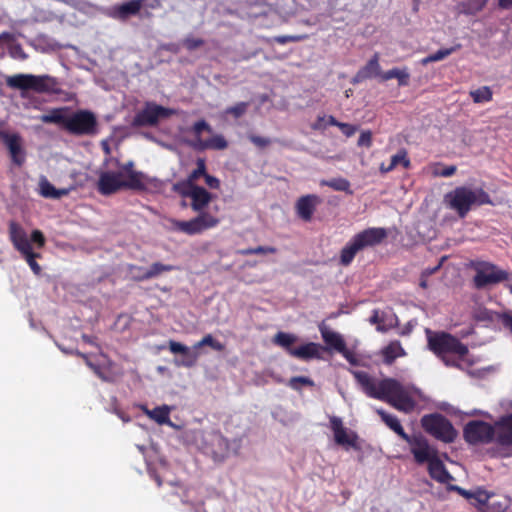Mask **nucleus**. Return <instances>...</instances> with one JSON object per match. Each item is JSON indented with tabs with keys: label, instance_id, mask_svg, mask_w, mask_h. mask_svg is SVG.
Wrapping results in <instances>:
<instances>
[{
	"label": "nucleus",
	"instance_id": "f257e3e1",
	"mask_svg": "<svg viewBox=\"0 0 512 512\" xmlns=\"http://www.w3.org/2000/svg\"><path fill=\"white\" fill-rule=\"evenodd\" d=\"M362 391L370 398L387 402L395 409L410 413L416 407L418 390L394 378H376L365 371H352Z\"/></svg>",
	"mask_w": 512,
	"mask_h": 512
},
{
	"label": "nucleus",
	"instance_id": "f03ea898",
	"mask_svg": "<svg viewBox=\"0 0 512 512\" xmlns=\"http://www.w3.org/2000/svg\"><path fill=\"white\" fill-rule=\"evenodd\" d=\"M161 182L157 178L149 177L144 173L125 175L118 169H108L99 174L97 189L100 194L108 196L122 189L145 190L148 187L158 188Z\"/></svg>",
	"mask_w": 512,
	"mask_h": 512
},
{
	"label": "nucleus",
	"instance_id": "7ed1b4c3",
	"mask_svg": "<svg viewBox=\"0 0 512 512\" xmlns=\"http://www.w3.org/2000/svg\"><path fill=\"white\" fill-rule=\"evenodd\" d=\"M428 347L446 366L464 369L471 363L467 361L468 348L458 339L447 333L428 335Z\"/></svg>",
	"mask_w": 512,
	"mask_h": 512
},
{
	"label": "nucleus",
	"instance_id": "20e7f679",
	"mask_svg": "<svg viewBox=\"0 0 512 512\" xmlns=\"http://www.w3.org/2000/svg\"><path fill=\"white\" fill-rule=\"evenodd\" d=\"M444 200L448 207L456 211L461 218L467 215L473 205L490 203V197L483 189L466 186L450 191L445 195Z\"/></svg>",
	"mask_w": 512,
	"mask_h": 512
},
{
	"label": "nucleus",
	"instance_id": "39448f33",
	"mask_svg": "<svg viewBox=\"0 0 512 512\" xmlns=\"http://www.w3.org/2000/svg\"><path fill=\"white\" fill-rule=\"evenodd\" d=\"M199 449L210 456L215 462H222L239 449L236 442L230 443L222 434L216 431L200 433Z\"/></svg>",
	"mask_w": 512,
	"mask_h": 512
},
{
	"label": "nucleus",
	"instance_id": "423d86ee",
	"mask_svg": "<svg viewBox=\"0 0 512 512\" xmlns=\"http://www.w3.org/2000/svg\"><path fill=\"white\" fill-rule=\"evenodd\" d=\"M7 85L13 89L33 90L38 93H53L58 82L49 75L16 74L6 80Z\"/></svg>",
	"mask_w": 512,
	"mask_h": 512
},
{
	"label": "nucleus",
	"instance_id": "0eeeda50",
	"mask_svg": "<svg viewBox=\"0 0 512 512\" xmlns=\"http://www.w3.org/2000/svg\"><path fill=\"white\" fill-rule=\"evenodd\" d=\"M423 429L445 443H451L456 438L457 432L452 424L440 414L425 415L421 419Z\"/></svg>",
	"mask_w": 512,
	"mask_h": 512
},
{
	"label": "nucleus",
	"instance_id": "6e6552de",
	"mask_svg": "<svg viewBox=\"0 0 512 512\" xmlns=\"http://www.w3.org/2000/svg\"><path fill=\"white\" fill-rule=\"evenodd\" d=\"M172 230L185 233L187 235L200 234L205 230L216 227L220 220L210 213H200L188 221L171 219Z\"/></svg>",
	"mask_w": 512,
	"mask_h": 512
},
{
	"label": "nucleus",
	"instance_id": "1a4fd4ad",
	"mask_svg": "<svg viewBox=\"0 0 512 512\" xmlns=\"http://www.w3.org/2000/svg\"><path fill=\"white\" fill-rule=\"evenodd\" d=\"M97 119L89 110H79L68 115L65 129L74 135H93L96 133Z\"/></svg>",
	"mask_w": 512,
	"mask_h": 512
},
{
	"label": "nucleus",
	"instance_id": "9d476101",
	"mask_svg": "<svg viewBox=\"0 0 512 512\" xmlns=\"http://www.w3.org/2000/svg\"><path fill=\"white\" fill-rule=\"evenodd\" d=\"M508 278L505 270L489 262H480L475 266L474 285L477 289L500 283Z\"/></svg>",
	"mask_w": 512,
	"mask_h": 512
},
{
	"label": "nucleus",
	"instance_id": "9b49d317",
	"mask_svg": "<svg viewBox=\"0 0 512 512\" xmlns=\"http://www.w3.org/2000/svg\"><path fill=\"white\" fill-rule=\"evenodd\" d=\"M173 114H175V110L173 109L148 102L145 107L135 115L132 125L135 127L154 126L160 119L167 118Z\"/></svg>",
	"mask_w": 512,
	"mask_h": 512
},
{
	"label": "nucleus",
	"instance_id": "f8f14e48",
	"mask_svg": "<svg viewBox=\"0 0 512 512\" xmlns=\"http://www.w3.org/2000/svg\"><path fill=\"white\" fill-rule=\"evenodd\" d=\"M493 425L480 420L468 422L464 427V438L470 444H483L494 441Z\"/></svg>",
	"mask_w": 512,
	"mask_h": 512
},
{
	"label": "nucleus",
	"instance_id": "ddd939ff",
	"mask_svg": "<svg viewBox=\"0 0 512 512\" xmlns=\"http://www.w3.org/2000/svg\"><path fill=\"white\" fill-rule=\"evenodd\" d=\"M173 191L183 198L190 199V206L192 210L198 212V214L205 213L204 209L212 200V194L201 186L186 187L185 185H182L178 188H173Z\"/></svg>",
	"mask_w": 512,
	"mask_h": 512
},
{
	"label": "nucleus",
	"instance_id": "4468645a",
	"mask_svg": "<svg viewBox=\"0 0 512 512\" xmlns=\"http://www.w3.org/2000/svg\"><path fill=\"white\" fill-rule=\"evenodd\" d=\"M404 441L410 446L411 453L419 464L429 463L437 456V451L428 444L422 435H408Z\"/></svg>",
	"mask_w": 512,
	"mask_h": 512
},
{
	"label": "nucleus",
	"instance_id": "2eb2a0df",
	"mask_svg": "<svg viewBox=\"0 0 512 512\" xmlns=\"http://www.w3.org/2000/svg\"><path fill=\"white\" fill-rule=\"evenodd\" d=\"M3 144L8 150L11 162L21 167L26 161V150L24 147V140L19 133H11L4 141Z\"/></svg>",
	"mask_w": 512,
	"mask_h": 512
},
{
	"label": "nucleus",
	"instance_id": "dca6fc26",
	"mask_svg": "<svg viewBox=\"0 0 512 512\" xmlns=\"http://www.w3.org/2000/svg\"><path fill=\"white\" fill-rule=\"evenodd\" d=\"M330 427L333 431L334 440L337 444L346 447L356 446L357 435L343 426V422L340 417H330Z\"/></svg>",
	"mask_w": 512,
	"mask_h": 512
},
{
	"label": "nucleus",
	"instance_id": "f3484780",
	"mask_svg": "<svg viewBox=\"0 0 512 512\" xmlns=\"http://www.w3.org/2000/svg\"><path fill=\"white\" fill-rule=\"evenodd\" d=\"M494 441L500 445L512 444V414L500 417L493 425Z\"/></svg>",
	"mask_w": 512,
	"mask_h": 512
},
{
	"label": "nucleus",
	"instance_id": "a211bd4d",
	"mask_svg": "<svg viewBox=\"0 0 512 512\" xmlns=\"http://www.w3.org/2000/svg\"><path fill=\"white\" fill-rule=\"evenodd\" d=\"M387 236V230L382 227L367 228L354 235L363 249L380 244Z\"/></svg>",
	"mask_w": 512,
	"mask_h": 512
},
{
	"label": "nucleus",
	"instance_id": "6ab92c4d",
	"mask_svg": "<svg viewBox=\"0 0 512 512\" xmlns=\"http://www.w3.org/2000/svg\"><path fill=\"white\" fill-rule=\"evenodd\" d=\"M321 202V199L314 194H308L300 197L295 205L297 215L304 221H310L312 215Z\"/></svg>",
	"mask_w": 512,
	"mask_h": 512
},
{
	"label": "nucleus",
	"instance_id": "aec40b11",
	"mask_svg": "<svg viewBox=\"0 0 512 512\" xmlns=\"http://www.w3.org/2000/svg\"><path fill=\"white\" fill-rule=\"evenodd\" d=\"M372 325H376L379 332H387L398 324V319L391 311L373 310L372 316L369 318Z\"/></svg>",
	"mask_w": 512,
	"mask_h": 512
},
{
	"label": "nucleus",
	"instance_id": "412c9836",
	"mask_svg": "<svg viewBox=\"0 0 512 512\" xmlns=\"http://www.w3.org/2000/svg\"><path fill=\"white\" fill-rule=\"evenodd\" d=\"M144 0H130L112 7L108 15L112 18L125 20L131 15H136L142 8Z\"/></svg>",
	"mask_w": 512,
	"mask_h": 512
},
{
	"label": "nucleus",
	"instance_id": "4be33fe9",
	"mask_svg": "<svg viewBox=\"0 0 512 512\" xmlns=\"http://www.w3.org/2000/svg\"><path fill=\"white\" fill-rule=\"evenodd\" d=\"M324 347L318 343L309 342L295 348H289V354L301 360L320 359Z\"/></svg>",
	"mask_w": 512,
	"mask_h": 512
},
{
	"label": "nucleus",
	"instance_id": "5701e85b",
	"mask_svg": "<svg viewBox=\"0 0 512 512\" xmlns=\"http://www.w3.org/2000/svg\"><path fill=\"white\" fill-rule=\"evenodd\" d=\"M382 73L383 72H381L378 54H375L367 62V64L356 73L352 82L354 84H356V83H360L366 79L375 78V77H379L381 79Z\"/></svg>",
	"mask_w": 512,
	"mask_h": 512
},
{
	"label": "nucleus",
	"instance_id": "b1692460",
	"mask_svg": "<svg viewBox=\"0 0 512 512\" xmlns=\"http://www.w3.org/2000/svg\"><path fill=\"white\" fill-rule=\"evenodd\" d=\"M321 336L324 340V342L330 347L335 349L336 351L340 353H344L346 350V344L342 336L330 329H328L326 326L321 325L319 327Z\"/></svg>",
	"mask_w": 512,
	"mask_h": 512
},
{
	"label": "nucleus",
	"instance_id": "393cba45",
	"mask_svg": "<svg viewBox=\"0 0 512 512\" xmlns=\"http://www.w3.org/2000/svg\"><path fill=\"white\" fill-rule=\"evenodd\" d=\"M169 350L173 354H182L186 357V359L182 362V365L186 367H191L195 365L197 362V359L199 357V353L194 351H191L189 347L186 345L176 342L174 340L169 341Z\"/></svg>",
	"mask_w": 512,
	"mask_h": 512
},
{
	"label": "nucleus",
	"instance_id": "a878e982",
	"mask_svg": "<svg viewBox=\"0 0 512 512\" xmlns=\"http://www.w3.org/2000/svg\"><path fill=\"white\" fill-rule=\"evenodd\" d=\"M428 470L430 476L440 483H448L453 480V477L437 456L428 463Z\"/></svg>",
	"mask_w": 512,
	"mask_h": 512
},
{
	"label": "nucleus",
	"instance_id": "bb28decb",
	"mask_svg": "<svg viewBox=\"0 0 512 512\" xmlns=\"http://www.w3.org/2000/svg\"><path fill=\"white\" fill-rule=\"evenodd\" d=\"M380 354L383 362L387 365H391L397 358L406 356V352L398 340L391 341L383 347Z\"/></svg>",
	"mask_w": 512,
	"mask_h": 512
},
{
	"label": "nucleus",
	"instance_id": "cd10ccee",
	"mask_svg": "<svg viewBox=\"0 0 512 512\" xmlns=\"http://www.w3.org/2000/svg\"><path fill=\"white\" fill-rule=\"evenodd\" d=\"M141 409L150 419L154 420L157 424H167L169 426H173L169 418L171 407L168 405L158 406L152 410L148 409L146 406H142Z\"/></svg>",
	"mask_w": 512,
	"mask_h": 512
},
{
	"label": "nucleus",
	"instance_id": "c85d7f7f",
	"mask_svg": "<svg viewBox=\"0 0 512 512\" xmlns=\"http://www.w3.org/2000/svg\"><path fill=\"white\" fill-rule=\"evenodd\" d=\"M197 168L194 169L185 180H181L176 182L173 185V188H178L179 186H186V187H196V181L199 179V177L206 174V163L205 160L202 158L197 159Z\"/></svg>",
	"mask_w": 512,
	"mask_h": 512
},
{
	"label": "nucleus",
	"instance_id": "c756f323",
	"mask_svg": "<svg viewBox=\"0 0 512 512\" xmlns=\"http://www.w3.org/2000/svg\"><path fill=\"white\" fill-rule=\"evenodd\" d=\"M67 111V108H54L48 113L39 116L38 119L43 123H53L65 128L68 117Z\"/></svg>",
	"mask_w": 512,
	"mask_h": 512
},
{
	"label": "nucleus",
	"instance_id": "7c9ffc66",
	"mask_svg": "<svg viewBox=\"0 0 512 512\" xmlns=\"http://www.w3.org/2000/svg\"><path fill=\"white\" fill-rule=\"evenodd\" d=\"M0 41L8 45L9 54L12 58L21 60L27 58V55L23 51L21 45L15 43L14 36L11 33L3 32L2 34H0Z\"/></svg>",
	"mask_w": 512,
	"mask_h": 512
},
{
	"label": "nucleus",
	"instance_id": "2f4dec72",
	"mask_svg": "<svg viewBox=\"0 0 512 512\" xmlns=\"http://www.w3.org/2000/svg\"><path fill=\"white\" fill-rule=\"evenodd\" d=\"M486 4L487 0H466L459 3L456 8L459 14L472 16L482 11Z\"/></svg>",
	"mask_w": 512,
	"mask_h": 512
},
{
	"label": "nucleus",
	"instance_id": "473e14b6",
	"mask_svg": "<svg viewBox=\"0 0 512 512\" xmlns=\"http://www.w3.org/2000/svg\"><path fill=\"white\" fill-rule=\"evenodd\" d=\"M378 415L381 417L382 421L398 436H400L403 440L407 438L408 434L404 431L402 425L400 424L399 419L385 412L383 409L377 410Z\"/></svg>",
	"mask_w": 512,
	"mask_h": 512
},
{
	"label": "nucleus",
	"instance_id": "72a5a7b5",
	"mask_svg": "<svg viewBox=\"0 0 512 512\" xmlns=\"http://www.w3.org/2000/svg\"><path fill=\"white\" fill-rule=\"evenodd\" d=\"M362 249L363 248L361 247L357 239L353 236V238L341 250V264L345 266L349 265L354 259L355 255Z\"/></svg>",
	"mask_w": 512,
	"mask_h": 512
},
{
	"label": "nucleus",
	"instance_id": "f704fd0d",
	"mask_svg": "<svg viewBox=\"0 0 512 512\" xmlns=\"http://www.w3.org/2000/svg\"><path fill=\"white\" fill-rule=\"evenodd\" d=\"M39 193L45 198L59 199L68 193L67 190L56 189L46 177H41L39 180Z\"/></svg>",
	"mask_w": 512,
	"mask_h": 512
},
{
	"label": "nucleus",
	"instance_id": "c9c22d12",
	"mask_svg": "<svg viewBox=\"0 0 512 512\" xmlns=\"http://www.w3.org/2000/svg\"><path fill=\"white\" fill-rule=\"evenodd\" d=\"M397 79L399 86H407L409 84L410 73L407 68H393L381 74L382 81Z\"/></svg>",
	"mask_w": 512,
	"mask_h": 512
},
{
	"label": "nucleus",
	"instance_id": "e433bc0d",
	"mask_svg": "<svg viewBox=\"0 0 512 512\" xmlns=\"http://www.w3.org/2000/svg\"><path fill=\"white\" fill-rule=\"evenodd\" d=\"M174 267L172 265H165L160 262L153 263L150 268L146 269V271L143 272V275L135 276V279L138 281H144L149 280L152 278H156L160 274L164 272H169L173 270Z\"/></svg>",
	"mask_w": 512,
	"mask_h": 512
},
{
	"label": "nucleus",
	"instance_id": "4c0bfd02",
	"mask_svg": "<svg viewBox=\"0 0 512 512\" xmlns=\"http://www.w3.org/2000/svg\"><path fill=\"white\" fill-rule=\"evenodd\" d=\"M320 185L328 186L335 191H341V192H345L347 194L353 193V191L351 190L350 182L346 178H343V177L332 178L329 180H321Z\"/></svg>",
	"mask_w": 512,
	"mask_h": 512
},
{
	"label": "nucleus",
	"instance_id": "58836bf2",
	"mask_svg": "<svg viewBox=\"0 0 512 512\" xmlns=\"http://www.w3.org/2000/svg\"><path fill=\"white\" fill-rule=\"evenodd\" d=\"M228 146L226 139L222 135H215L208 140L199 139L198 149H216L223 150Z\"/></svg>",
	"mask_w": 512,
	"mask_h": 512
},
{
	"label": "nucleus",
	"instance_id": "ea45409f",
	"mask_svg": "<svg viewBox=\"0 0 512 512\" xmlns=\"http://www.w3.org/2000/svg\"><path fill=\"white\" fill-rule=\"evenodd\" d=\"M474 103H487L492 100L493 92L489 86H482L469 92Z\"/></svg>",
	"mask_w": 512,
	"mask_h": 512
},
{
	"label": "nucleus",
	"instance_id": "a19ab883",
	"mask_svg": "<svg viewBox=\"0 0 512 512\" xmlns=\"http://www.w3.org/2000/svg\"><path fill=\"white\" fill-rule=\"evenodd\" d=\"M455 51H456L455 47L439 49L435 53H432V54L428 55L427 57L423 58L421 60V64L426 66L429 63L441 61V60L447 58L449 55H451Z\"/></svg>",
	"mask_w": 512,
	"mask_h": 512
},
{
	"label": "nucleus",
	"instance_id": "79ce46f5",
	"mask_svg": "<svg viewBox=\"0 0 512 512\" xmlns=\"http://www.w3.org/2000/svg\"><path fill=\"white\" fill-rule=\"evenodd\" d=\"M204 346H210L216 351H222L224 349V345L221 342L215 340L211 334L205 335L200 341L196 342L192 349L196 352L198 349Z\"/></svg>",
	"mask_w": 512,
	"mask_h": 512
},
{
	"label": "nucleus",
	"instance_id": "37998d69",
	"mask_svg": "<svg viewBox=\"0 0 512 512\" xmlns=\"http://www.w3.org/2000/svg\"><path fill=\"white\" fill-rule=\"evenodd\" d=\"M297 341V337L294 334L286 332H278L274 337V343L285 348L289 353L291 345Z\"/></svg>",
	"mask_w": 512,
	"mask_h": 512
},
{
	"label": "nucleus",
	"instance_id": "c03bdc74",
	"mask_svg": "<svg viewBox=\"0 0 512 512\" xmlns=\"http://www.w3.org/2000/svg\"><path fill=\"white\" fill-rule=\"evenodd\" d=\"M399 164L403 165L405 168H408L410 165V160L408 159L407 152L405 150H400L391 157V163L385 171H391Z\"/></svg>",
	"mask_w": 512,
	"mask_h": 512
},
{
	"label": "nucleus",
	"instance_id": "a18cd8bd",
	"mask_svg": "<svg viewBox=\"0 0 512 512\" xmlns=\"http://www.w3.org/2000/svg\"><path fill=\"white\" fill-rule=\"evenodd\" d=\"M248 107H249L248 102H239V103L235 104L234 106H231V107H228L227 109H225L224 114L232 115L234 118L237 119L246 113Z\"/></svg>",
	"mask_w": 512,
	"mask_h": 512
},
{
	"label": "nucleus",
	"instance_id": "49530a36",
	"mask_svg": "<svg viewBox=\"0 0 512 512\" xmlns=\"http://www.w3.org/2000/svg\"><path fill=\"white\" fill-rule=\"evenodd\" d=\"M9 234L13 244L27 237L26 232L15 222L10 223Z\"/></svg>",
	"mask_w": 512,
	"mask_h": 512
},
{
	"label": "nucleus",
	"instance_id": "de8ad7c7",
	"mask_svg": "<svg viewBox=\"0 0 512 512\" xmlns=\"http://www.w3.org/2000/svg\"><path fill=\"white\" fill-rule=\"evenodd\" d=\"M314 382L305 376H296L292 377L289 382L288 386L294 390H300L301 386H313Z\"/></svg>",
	"mask_w": 512,
	"mask_h": 512
},
{
	"label": "nucleus",
	"instance_id": "09e8293b",
	"mask_svg": "<svg viewBox=\"0 0 512 512\" xmlns=\"http://www.w3.org/2000/svg\"><path fill=\"white\" fill-rule=\"evenodd\" d=\"M239 253L242 255L276 253V248L271 246H258L255 248L242 249L239 251Z\"/></svg>",
	"mask_w": 512,
	"mask_h": 512
},
{
	"label": "nucleus",
	"instance_id": "8fccbe9b",
	"mask_svg": "<svg viewBox=\"0 0 512 512\" xmlns=\"http://www.w3.org/2000/svg\"><path fill=\"white\" fill-rule=\"evenodd\" d=\"M192 129L196 136V143L194 146L196 148H198L199 147V139H201L200 136H201L202 131L206 130L208 132H211V127L208 125V123L205 120H200L193 125Z\"/></svg>",
	"mask_w": 512,
	"mask_h": 512
},
{
	"label": "nucleus",
	"instance_id": "3c124183",
	"mask_svg": "<svg viewBox=\"0 0 512 512\" xmlns=\"http://www.w3.org/2000/svg\"><path fill=\"white\" fill-rule=\"evenodd\" d=\"M114 163H115V167L125 175V178H128V175H130L132 173H141L140 171H136L133 169V167H134L133 161H129L125 164H121L118 160H114Z\"/></svg>",
	"mask_w": 512,
	"mask_h": 512
},
{
	"label": "nucleus",
	"instance_id": "603ef678",
	"mask_svg": "<svg viewBox=\"0 0 512 512\" xmlns=\"http://www.w3.org/2000/svg\"><path fill=\"white\" fill-rule=\"evenodd\" d=\"M15 248L20 251L24 256L32 253V246L30 244V241L28 237L24 238L23 240H20L13 244Z\"/></svg>",
	"mask_w": 512,
	"mask_h": 512
},
{
	"label": "nucleus",
	"instance_id": "864d4df0",
	"mask_svg": "<svg viewBox=\"0 0 512 512\" xmlns=\"http://www.w3.org/2000/svg\"><path fill=\"white\" fill-rule=\"evenodd\" d=\"M28 265L30 266V268L32 269V271L36 274V275H39L40 272H41V267L40 265L35 261V258L38 257V254L37 253H30L28 255H25L24 256Z\"/></svg>",
	"mask_w": 512,
	"mask_h": 512
},
{
	"label": "nucleus",
	"instance_id": "5fc2aeb1",
	"mask_svg": "<svg viewBox=\"0 0 512 512\" xmlns=\"http://www.w3.org/2000/svg\"><path fill=\"white\" fill-rule=\"evenodd\" d=\"M455 172H456V166L451 165V166L444 167L443 169H439L438 167H435L432 173L434 176L450 177V176L454 175Z\"/></svg>",
	"mask_w": 512,
	"mask_h": 512
},
{
	"label": "nucleus",
	"instance_id": "6e6d98bb",
	"mask_svg": "<svg viewBox=\"0 0 512 512\" xmlns=\"http://www.w3.org/2000/svg\"><path fill=\"white\" fill-rule=\"evenodd\" d=\"M203 40L202 39H199V38H193V37H187L186 39H184L183 41V44L184 46L192 51V50H195L197 48H199L200 46L203 45Z\"/></svg>",
	"mask_w": 512,
	"mask_h": 512
},
{
	"label": "nucleus",
	"instance_id": "4d7b16f0",
	"mask_svg": "<svg viewBox=\"0 0 512 512\" xmlns=\"http://www.w3.org/2000/svg\"><path fill=\"white\" fill-rule=\"evenodd\" d=\"M372 144V134L370 131H363L358 139L359 146L370 147Z\"/></svg>",
	"mask_w": 512,
	"mask_h": 512
},
{
	"label": "nucleus",
	"instance_id": "13d9d810",
	"mask_svg": "<svg viewBox=\"0 0 512 512\" xmlns=\"http://www.w3.org/2000/svg\"><path fill=\"white\" fill-rule=\"evenodd\" d=\"M335 126L339 127L344 135L351 137L357 131V128L348 123H335Z\"/></svg>",
	"mask_w": 512,
	"mask_h": 512
},
{
	"label": "nucleus",
	"instance_id": "bf43d9fd",
	"mask_svg": "<svg viewBox=\"0 0 512 512\" xmlns=\"http://www.w3.org/2000/svg\"><path fill=\"white\" fill-rule=\"evenodd\" d=\"M249 139L253 144L261 148L266 147L270 144V140L268 138L261 136L250 135Z\"/></svg>",
	"mask_w": 512,
	"mask_h": 512
},
{
	"label": "nucleus",
	"instance_id": "052dcab7",
	"mask_svg": "<svg viewBox=\"0 0 512 512\" xmlns=\"http://www.w3.org/2000/svg\"><path fill=\"white\" fill-rule=\"evenodd\" d=\"M205 183L211 189H218L220 187V180L212 175L205 174Z\"/></svg>",
	"mask_w": 512,
	"mask_h": 512
},
{
	"label": "nucleus",
	"instance_id": "680f3d73",
	"mask_svg": "<svg viewBox=\"0 0 512 512\" xmlns=\"http://www.w3.org/2000/svg\"><path fill=\"white\" fill-rule=\"evenodd\" d=\"M301 36L282 35L275 37V41L279 44H286L288 42H296L301 40Z\"/></svg>",
	"mask_w": 512,
	"mask_h": 512
},
{
	"label": "nucleus",
	"instance_id": "e2e57ef3",
	"mask_svg": "<svg viewBox=\"0 0 512 512\" xmlns=\"http://www.w3.org/2000/svg\"><path fill=\"white\" fill-rule=\"evenodd\" d=\"M473 495L474 497L472 498L475 499L479 504H485L489 499V494L484 490H477L473 492Z\"/></svg>",
	"mask_w": 512,
	"mask_h": 512
},
{
	"label": "nucleus",
	"instance_id": "0e129e2a",
	"mask_svg": "<svg viewBox=\"0 0 512 512\" xmlns=\"http://www.w3.org/2000/svg\"><path fill=\"white\" fill-rule=\"evenodd\" d=\"M31 240H32L33 242H35V243L38 245V247H43V246H44L45 238H44V236H43L42 232H41V231H39V230H34V231L32 232V234H31Z\"/></svg>",
	"mask_w": 512,
	"mask_h": 512
},
{
	"label": "nucleus",
	"instance_id": "69168bd1",
	"mask_svg": "<svg viewBox=\"0 0 512 512\" xmlns=\"http://www.w3.org/2000/svg\"><path fill=\"white\" fill-rule=\"evenodd\" d=\"M4 122L0 121V139L2 142L11 134L4 130Z\"/></svg>",
	"mask_w": 512,
	"mask_h": 512
},
{
	"label": "nucleus",
	"instance_id": "338daca9",
	"mask_svg": "<svg viewBox=\"0 0 512 512\" xmlns=\"http://www.w3.org/2000/svg\"><path fill=\"white\" fill-rule=\"evenodd\" d=\"M499 7L503 9L512 8V0H499Z\"/></svg>",
	"mask_w": 512,
	"mask_h": 512
},
{
	"label": "nucleus",
	"instance_id": "774afa93",
	"mask_svg": "<svg viewBox=\"0 0 512 512\" xmlns=\"http://www.w3.org/2000/svg\"><path fill=\"white\" fill-rule=\"evenodd\" d=\"M94 372L102 380H104V381H109L110 380V378L105 373H103L100 368H94Z\"/></svg>",
	"mask_w": 512,
	"mask_h": 512
}]
</instances>
